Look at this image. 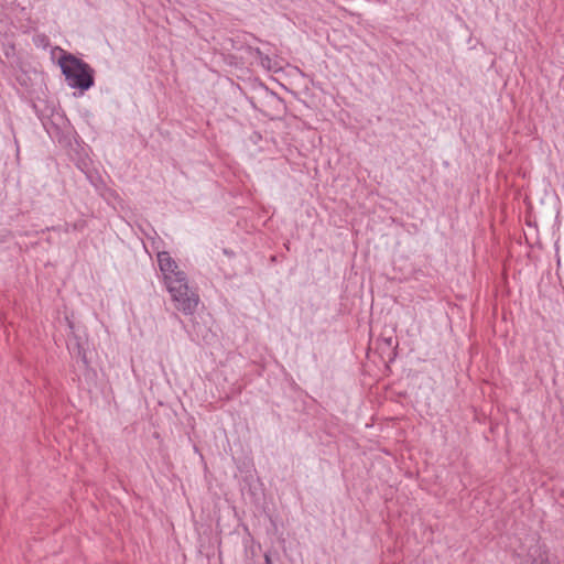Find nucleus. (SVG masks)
<instances>
[{"instance_id": "f257e3e1", "label": "nucleus", "mask_w": 564, "mask_h": 564, "mask_svg": "<svg viewBox=\"0 0 564 564\" xmlns=\"http://www.w3.org/2000/svg\"><path fill=\"white\" fill-rule=\"evenodd\" d=\"M163 281L175 307L186 315L193 314L198 305L199 296L189 290L186 273L177 267Z\"/></svg>"}, {"instance_id": "f03ea898", "label": "nucleus", "mask_w": 564, "mask_h": 564, "mask_svg": "<svg viewBox=\"0 0 564 564\" xmlns=\"http://www.w3.org/2000/svg\"><path fill=\"white\" fill-rule=\"evenodd\" d=\"M58 64L69 87L86 91L95 85V70L82 58L64 53Z\"/></svg>"}, {"instance_id": "7ed1b4c3", "label": "nucleus", "mask_w": 564, "mask_h": 564, "mask_svg": "<svg viewBox=\"0 0 564 564\" xmlns=\"http://www.w3.org/2000/svg\"><path fill=\"white\" fill-rule=\"evenodd\" d=\"M159 269L163 275V279L171 274L174 269H177L176 261L170 256L167 251H161L156 256Z\"/></svg>"}, {"instance_id": "20e7f679", "label": "nucleus", "mask_w": 564, "mask_h": 564, "mask_svg": "<svg viewBox=\"0 0 564 564\" xmlns=\"http://www.w3.org/2000/svg\"><path fill=\"white\" fill-rule=\"evenodd\" d=\"M44 128L52 140L57 141L61 144L67 141L66 135L57 123L53 121L44 122Z\"/></svg>"}, {"instance_id": "39448f33", "label": "nucleus", "mask_w": 564, "mask_h": 564, "mask_svg": "<svg viewBox=\"0 0 564 564\" xmlns=\"http://www.w3.org/2000/svg\"><path fill=\"white\" fill-rule=\"evenodd\" d=\"M87 227V221L85 219H78L75 223H65L63 226H53L50 228L53 231H63L65 234H69L70 231H83Z\"/></svg>"}, {"instance_id": "423d86ee", "label": "nucleus", "mask_w": 564, "mask_h": 564, "mask_svg": "<svg viewBox=\"0 0 564 564\" xmlns=\"http://www.w3.org/2000/svg\"><path fill=\"white\" fill-rule=\"evenodd\" d=\"M254 54L260 59L262 66L270 68L271 58L268 55L263 54L258 47L254 50Z\"/></svg>"}, {"instance_id": "0eeeda50", "label": "nucleus", "mask_w": 564, "mask_h": 564, "mask_svg": "<svg viewBox=\"0 0 564 564\" xmlns=\"http://www.w3.org/2000/svg\"><path fill=\"white\" fill-rule=\"evenodd\" d=\"M383 343H384L388 347H390V348H392V349H393V357H391V358H390V360L392 361V360L394 359V357L397 356V354H395V349H397V347H398V343H394V341H393V339H392V337L383 338Z\"/></svg>"}, {"instance_id": "6e6552de", "label": "nucleus", "mask_w": 564, "mask_h": 564, "mask_svg": "<svg viewBox=\"0 0 564 564\" xmlns=\"http://www.w3.org/2000/svg\"><path fill=\"white\" fill-rule=\"evenodd\" d=\"M11 237V232L7 229L0 230V242H6Z\"/></svg>"}, {"instance_id": "1a4fd4ad", "label": "nucleus", "mask_w": 564, "mask_h": 564, "mask_svg": "<svg viewBox=\"0 0 564 564\" xmlns=\"http://www.w3.org/2000/svg\"><path fill=\"white\" fill-rule=\"evenodd\" d=\"M531 564H551L547 556L540 557V558H533Z\"/></svg>"}, {"instance_id": "9d476101", "label": "nucleus", "mask_w": 564, "mask_h": 564, "mask_svg": "<svg viewBox=\"0 0 564 564\" xmlns=\"http://www.w3.org/2000/svg\"><path fill=\"white\" fill-rule=\"evenodd\" d=\"M78 356L82 358L83 362L87 365V357L85 350L78 345Z\"/></svg>"}, {"instance_id": "9b49d317", "label": "nucleus", "mask_w": 564, "mask_h": 564, "mask_svg": "<svg viewBox=\"0 0 564 564\" xmlns=\"http://www.w3.org/2000/svg\"><path fill=\"white\" fill-rule=\"evenodd\" d=\"M223 252H224L225 256H227L229 258L235 257V252L231 249L225 248V249H223Z\"/></svg>"}, {"instance_id": "f8f14e48", "label": "nucleus", "mask_w": 564, "mask_h": 564, "mask_svg": "<svg viewBox=\"0 0 564 564\" xmlns=\"http://www.w3.org/2000/svg\"><path fill=\"white\" fill-rule=\"evenodd\" d=\"M263 564H272L270 554H268V553L264 554V563Z\"/></svg>"}]
</instances>
